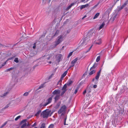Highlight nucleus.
Segmentation results:
<instances>
[{"instance_id": "nucleus-3", "label": "nucleus", "mask_w": 128, "mask_h": 128, "mask_svg": "<svg viewBox=\"0 0 128 128\" xmlns=\"http://www.w3.org/2000/svg\"><path fill=\"white\" fill-rule=\"evenodd\" d=\"M51 112L50 110H45L41 112V114L43 118H47L49 116Z\"/></svg>"}, {"instance_id": "nucleus-37", "label": "nucleus", "mask_w": 128, "mask_h": 128, "mask_svg": "<svg viewBox=\"0 0 128 128\" xmlns=\"http://www.w3.org/2000/svg\"><path fill=\"white\" fill-rule=\"evenodd\" d=\"M43 107H44V105H43L42 104H40V107L41 108H43Z\"/></svg>"}, {"instance_id": "nucleus-55", "label": "nucleus", "mask_w": 128, "mask_h": 128, "mask_svg": "<svg viewBox=\"0 0 128 128\" xmlns=\"http://www.w3.org/2000/svg\"><path fill=\"white\" fill-rule=\"evenodd\" d=\"M64 125H66V122H65V121H64Z\"/></svg>"}, {"instance_id": "nucleus-42", "label": "nucleus", "mask_w": 128, "mask_h": 128, "mask_svg": "<svg viewBox=\"0 0 128 128\" xmlns=\"http://www.w3.org/2000/svg\"><path fill=\"white\" fill-rule=\"evenodd\" d=\"M62 82V80H60L57 82V85L58 84L60 83H61Z\"/></svg>"}, {"instance_id": "nucleus-22", "label": "nucleus", "mask_w": 128, "mask_h": 128, "mask_svg": "<svg viewBox=\"0 0 128 128\" xmlns=\"http://www.w3.org/2000/svg\"><path fill=\"white\" fill-rule=\"evenodd\" d=\"M104 22H103L102 24L100 26L99 28V30H100V29H102L103 28V27L104 26Z\"/></svg>"}, {"instance_id": "nucleus-28", "label": "nucleus", "mask_w": 128, "mask_h": 128, "mask_svg": "<svg viewBox=\"0 0 128 128\" xmlns=\"http://www.w3.org/2000/svg\"><path fill=\"white\" fill-rule=\"evenodd\" d=\"M126 4H124L122 5L120 8V10L122 9L126 5Z\"/></svg>"}, {"instance_id": "nucleus-15", "label": "nucleus", "mask_w": 128, "mask_h": 128, "mask_svg": "<svg viewBox=\"0 0 128 128\" xmlns=\"http://www.w3.org/2000/svg\"><path fill=\"white\" fill-rule=\"evenodd\" d=\"M78 60V58H76L74 59V60L71 62V64L72 65H74V66L75 63Z\"/></svg>"}, {"instance_id": "nucleus-33", "label": "nucleus", "mask_w": 128, "mask_h": 128, "mask_svg": "<svg viewBox=\"0 0 128 128\" xmlns=\"http://www.w3.org/2000/svg\"><path fill=\"white\" fill-rule=\"evenodd\" d=\"M73 52H72L69 53L68 56V58L70 57V56H71L72 55Z\"/></svg>"}, {"instance_id": "nucleus-54", "label": "nucleus", "mask_w": 128, "mask_h": 128, "mask_svg": "<svg viewBox=\"0 0 128 128\" xmlns=\"http://www.w3.org/2000/svg\"><path fill=\"white\" fill-rule=\"evenodd\" d=\"M52 112H51L50 114V115H49V116H51V115L52 114Z\"/></svg>"}, {"instance_id": "nucleus-51", "label": "nucleus", "mask_w": 128, "mask_h": 128, "mask_svg": "<svg viewBox=\"0 0 128 128\" xmlns=\"http://www.w3.org/2000/svg\"><path fill=\"white\" fill-rule=\"evenodd\" d=\"M87 16L86 15H85L82 18V19H84Z\"/></svg>"}, {"instance_id": "nucleus-13", "label": "nucleus", "mask_w": 128, "mask_h": 128, "mask_svg": "<svg viewBox=\"0 0 128 128\" xmlns=\"http://www.w3.org/2000/svg\"><path fill=\"white\" fill-rule=\"evenodd\" d=\"M59 94L56 95L54 98V101L56 102L59 99Z\"/></svg>"}, {"instance_id": "nucleus-5", "label": "nucleus", "mask_w": 128, "mask_h": 128, "mask_svg": "<svg viewBox=\"0 0 128 128\" xmlns=\"http://www.w3.org/2000/svg\"><path fill=\"white\" fill-rule=\"evenodd\" d=\"M66 107L65 105L62 106L58 110V113L60 114L62 112H64L66 109Z\"/></svg>"}, {"instance_id": "nucleus-8", "label": "nucleus", "mask_w": 128, "mask_h": 128, "mask_svg": "<svg viewBox=\"0 0 128 128\" xmlns=\"http://www.w3.org/2000/svg\"><path fill=\"white\" fill-rule=\"evenodd\" d=\"M62 57V55L61 54H59L57 55L56 57V60L58 62H59L60 60V59Z\"/></svg>"}, {"instance_id": "nucleus-32", "label": "nucleus", "mask_w": 128, "mask_h": 128, "mask_svg": "<svg viewBox=\"0 0 128 128\" xmlns=\"http://www.w3.org/2000/svg\"><path fill=\"white\" fill-rule=\"evenodd\" d=\"M8 93V92H6V93H4L3 95V96H1L2 97H4V96H6Z\"/></svg>"}, {"instance_id": "nucleus-47", "label": "nucleus", "mask_w": 128, "mask_h": 128, "mask_svg": "<svg viewBox=\"0 0 128 128\" xmlns=\"http://www.w3.org/2000/svg\"><path fill=\"white\" fill-rule=\"evenodd\" d=\"M86 90H85L83 92V94L84 95L86 93Z\"/></svg>"}, {"instance_id": "nucleus-59", "label": "nucleus", "mask_w": 128, "mask_h": 128, "mask_svg": "<svg viewBox=\"0 0 128 128\" xmlns=\"http://www.w3.org/2000/svg\"><path fill=\"white\" fill-rule=\"evenodd\" d=\"M86 0H82V2H84V1H85Z\"/></svg>"}, {"instance_id": "nucleus-14", "label": "nucleus", "mask_w": 128, "mask_h": 128, "mask_svg": "<svg viewBox=\"0 0 128 128\" xmlns=\"http://www.w3.org/2000/svg\"><path fill=\"white\" fill-rule=\"evenodd\" d=\"M112 9L111 8H110L107 10L105 11V13L106 14H109L110 12Z\"/></svg>"}, {"instance_id": "nucleus-23", "label": "nucleus", "mask_w": 128, "mask_h": 128, "mask_svg": "<svg viewBox=\"0 0 128 128\" xmlns=\"http://www.w3.org/2000/svg\"><path fill=\"white\" fill-rule=\"evenodd\" d=\"M41 112V110H39L36 113V114L35 115V116H38L40 114V113Z\"/></svg>"}, {"instance_id": "nucleus-10", "label": "nucleus", "mask_w": 128, "mask_h": 128, "mask_svg": "<svg viewBox=\"0 0 128 128\" xmlns=\"http://www.w3.org/2000/svg\"><path fill=\"white\" fill-rule=\"evenodd\" d=\"M102 43V40L100 38L94 41V43L96 44L99 45Z\"/></svg>"}, {"instance_id": "nucleus-57", "label": "nucleus", "mask_w": 128, "mask_h": 128, "mask_svg": "<svg viewBox=\"0 0 128 128\" xmlns=\"http://www.w3.org/2000/svg\"><path fill=\"white\" fill-rule=\"evenodd\" d=\"M64 46H63L62 48V50H63L64 48Z\"/></svg>"}, {"instance_id": "nucleus-38", "label": "nucleus", "mask_w": 128, "mask_h": 128, "mask_svg": "<svg viewBox=\"0 0 128 128\" xmlns=\"http://www.w3.org/2000/svg\"><path fill=\"white\" fill-rule=\"evenodd\" d=\"M92 45L90 47V48H89V49H88V50L86 51V53H87L92 48Z\"/></svg>"}, {"instance_id": "nucleus-17", "label": "nucleus", "mask_w": 128, "mask_h": 128, "mask_svg": "<svg viewBox=\"0 0 128 128\" xmlns=\"http://www.w3.org/2000/svg\"><path fill=\"white\" fill-rule=\"evenodd\" d=\"M90 70L91 71H90L89 73V75H92V74L96 72V70H93V69H92V70Z\"/></svg>"}, {"instance_id": "nucleus-61", "label": "nucleus", "mask_w": 128, "mask_h": 128, "mask_svg": "<svg viewBox=\"0 0 128 128\" xmlns=\"http://www.w3.org/2000/svg\"><path fill=\"white\" fill-rule=\"evenodd\" d=\"M50 58V57H49V58H48V59H49Z\"/></svg>"}, {"instance_id": "nucleus-34", "label": "nucleus", "mask_w": 128, "mask_h": 128, "mask_svg": "<svg viewBox=\"0 0 128 128\" xmlns=\"http://www.w3.org/2000/svg\"><path fill=\"white\" fill-rule=\"evenodd\" d=\"M100 2H98L96 4L93 6V8H96L99 4Z\"/></svg>"}, {"instance_id": "nucleus-44", "label": "nucleus", "mask_w": 128, "mask_h": 128, "mask_svg": "<svg viewBox=\"0 0 128 128\" xmlns=\"http://www.w3.org/2000/svg\"><path fill=\"white\" fill-rule=\"evenodd\" d=\"M36 122H35L33 124L32 126V127H34L36 125Z\"/></svg>"}, {"instance_id": "nucleus-48", "label": "nucleus", "mask_w": 128, "mask_h": 128, "mask_svg": "<svg viewBox=\"0 0 128 128\" xmlns=\"http://www.w3.org/2000/svg\"><path fill=\"white\" fill-rule=\"evenodd\" d=\"M9 104H7L6 106L5 107H4V108H8L9 106Z\"/></svg>"}, {"instance_id": "nucleus-35", "label": "nucleus", "mask_w": 128, "mask_h": 128, "mask_svg": "<svg viewBox=\"0 0 128 128\" xmlns=\"http://www.w3.org/2000/svg\"><path fill=\"white\" fill-rule=\"evenodd\" d=\"M20 117L21 116H18L15 119V120L16 121L18 120L19 118H20Z\"/></svg>"}, {"instance_id": "nucleus-41", "label": "nucleus", "mask_w": 128, "mask_h": 128, "mask_svg": "<svg viewBox=\"0 0 128 128\" xmlns=\"http://www.w3.org/2000/svg\"><path fill=\"white\" fill-rule=\"evenodd\" d=\"M66 91L65 90L64 91H63L60 94V95L61 96H62L63 94L65 93Z\"/></svg>"}, {"instance_id": "nucleus-52", "label": "nucleus", "mask_w": 128, "mask_h": 128, "mask_svg": "<svg viewBox=\"0 0 128 128\" xmlns=\"http://www.w3.org/2000/svg\"><path fill=\"white\" fill-rule=\"evenodd\" d=\"M4 46L2 44H0V47H1L2 46Z\"/></svg>"}, {"instance_id": "nucleus-39", "label": "nucleus", "mask_w": 128, "mask_h": 128, "mask_svg": "<svg viewBox=\"0 0 128 128\" xmlns=\"http://www.w3.org/2000/svg\"><path fill=\"white\" fill-rule=\"evenodd\" d=\"M14 61L16 63H18V58H16L14 59Z\"/></svg>"}, {"instance_id": "nucleus-63", "label": "nucleus", "mask_w": 128, "mask_h": 128, "mask_svg": "<svg viewBox=\"0 0 128 128\" xmlns=\"http://www.w3.org/2000/svg\"><path fill=\"white\" fill-rule=\"evenodd\" d=\"M6 122L5 123H4V124H6Z\"/></svg>"}, {"instance_id": "nucleus-19", "label": "nucleus", "mask_w": 128, "mask_h": 128, "mask_svg": "<svg viewBox=\"0 0 128 128\" xmlns=\"http://www.w3.org/2000/svg\"><path fill=\"white\" fill-rule=\"evenodd\" d=\"M100 13L99 12H97V13L95 15L94 17L93 18V19H94L96 18H98V16L99 15H100Z\"/></svg>"}, {"instance_id": "nucleus-2", "label": "nucleus", "mask_w": 128, "mask_h": 128, "mask_svg": "<svg viewBox=\"0 0 128 128\" xmlns=\"http://www.w3.org/2000/svg\"><path fill=\"white\" fill-rule=\"evenodd\" d=\"M101 71V69H100L97 72V74L95 77V78L93 79L92 82H93L94 84H96L98 83V79L100 76V74Z\"/></svg>"}, {"instance_id": "nucleus-29", "label": "nucleus", "mask_w": 128, "mask_h": 128, "mask_svg": "<svg viewBox=\"0 0 128 128\" xmlns=\"http://www.w3.org/2000/svg\"><path fill=\"white\" fill-rule=\"evenodd\" d=\"M28 94L29 92H26L24 94L23 96H28Z\"/></svg>"}, {"instance_id": "nucleus-11", "label": "nucleus", "mask_w": 128, "mask_h": 128, "mask_svg": "<svg viewBox=\"0 0 128 128\" xmlns=\"http://www.w3.org/2000/svg\"><path fill=\"white\" fill-rule=\"evenodd\" d=\"M89 6V5L88 4H86L84 5H82L80 7V9L82 10L83 8H87L88 6Z\"/></svg>"}, {"instance_id": "nucleus-49", "label": "nucleus", "mask_w": 128, "mask_h": 128, "mask_svg": "<svg viewBox=\"0 0 128 128\" xmlns=\"http://www.w3.org/2000/svg\"><path fill=\"white\" fill-rule=\"evenodd\" d=\"M70 30H67V33H69L70 32Z\"/></svg>"}, {"instance_id": "nucleus-53", "label": "nucleus", "mask_w": 128, "mask_h": 128, "mask_svg": "<svg viewBox=\"0 0 128 128\" xmlns=\"http://www.w3.org/2000/svg\"><path fill=\"white\" fill-rule=\"evenodd\" d=\"M5 125H6V124H3V125L2 126V127H3L4 126H5Z\"/></svg>"}, {"instance_id": "nucleus-4", "label": "nucleus", "mask_w": 128, "mask_h": 128, "mask_svg": "<svg viewBox=\"0 0 128 128\" xmlns=\"http://www.w3.org/2000/svg\"><path fill=\"white\" fill-rule=\"evenodd\" d=\"M62 35H60L58 37V39L56 40L54 42V46H55L61 42L62 41Z\"/></svg>"}, {"instance_id": "nucleus-64", "label": "nucleus", "mask_w": 128, "mask_h": 128, "mask_svg": "<svg viewBox=\"0 0 128 128\" xmlns=\"http://www.w3.org/2000/svg\"><path fill=\"white\" fill-rule=\"evenodd\" d=\"M88 1V0H87L86 2H87V1Z\"/></svg>"}, {"instance_id": "nucleus-27", "label": "nucleus", "mask_w": 128, "mask_h": 128, "mask_svg": "<svg viewBox=\"0 0 128 128\" xmlns=\"http://www.w3.org/2000/svg\"><path fill=\"white\" fill-rule=\"evenodd\" d=\"M48 128H54V125L53 124H50L48 126Z\"/></svg>"}, {"instance_id": "nucleus-62", "label": "nucleus", "mask_w": 128, "mask_h": 128, "mask_svg": "<svg viewBox=\"0 0 128 128\" xmlns=\"http://www.w3.org/2000/svg\"><path fill=\"white\" fill-rule=\"evenodd\" d=\"M84 74L82 76V77H83V76H84Z\"/></svg>"}, {"instance_id": "nucleus-9", "label": "nucleus", "mask_w": 128, "mask_h": 128, "mask_svg": "<svg viewBox=\"0 0 128 128\" xmlns=\"http://www.w3.org/2000/svg\"><path fill=\"white\" fill-rule=\"evenodd\" d=\"M60 93V91L58 90H55L52 92V94L54 95H58Z\"/></svg>"}, {"instance_id": "nucleus-7", "label": "nucleus", "mask_w": 128, "mask_h": 128, "mask_svg": "<svg viewBox=\"0 0 128 128\" xmlns=\"http://www.w3.org/2000/svg\"><path fill=\"white\" fill-rule=\"evenodd\" d=\"M26 121L27 120L26 119L23 120L21 121L20 124H22L20 127L21 128H23L26 126L27 123L26 122Z\"/></svg>"}, {"instance_id": "nucleus-40", "label": "nucleus", "mask_w": 128, "mask_h": 128, "mask_svg": "<svg viewBox=\"0 0 128 128\" xmlns=\"http://www.w3.org/2000/svg\"><path fill=\"white\" fill-rule=\"evenodd\" d=\"M74 66V65L71 64L70 67L68 68V69H67V71L68 70L70 69L72 67H73Z\"/></svg>"}, {"instance_id": "nucleus-24", "label": "nucleus", "mask_w": 128, "mask_h": 128, "mask_svg": "<svg viewBox=\"0 0 128 128\" xmlns=\"http://www.w3.org/2000/svg\"><path fill=\"white\" fill-rule=\"evenodd\" d=\"M44 84H41L40 86L39 87L38 89H40L44 88Z\"/></svg>"}, {"instance_id": "nucleus-1", "label": "nucleus", "mask_w": 128, "mask_h": 128, "mask_svg": "<svg viewBox=\"0 0 128 128\" xmlns=\"http://www.w3.org/2000/svg\"><path fill=\"white\" fill-rule=\"evenodd\" d=\"M92 33L91 32H88L87 34L88 36L85 37L82 40V42L80 45V46L81 47L84 46L85 45H86L90 40L89 38L90 37L89 36L92 35Z\"/></svg>"}, {"instance_id": "nucleus-6", "label": "nucleus", "mask_w": 128, "mask_h": 128, "mask_svg": "<svg viewBox=\"0 0 128 128\" xmlns=\"http://www.w3.org/2000/svg\"><path fill=\"white\" fill-rule=\"evenodd\" d=\"M54 96L53 95H52L51 97L48 98L46 100V102L45 104H44V106H45L46 105L50 103L52 101V97Z\"/></svg>"}, {"instance_id": "nucleus-60", "label": "nucleus", "mask_w": 128, "mask_h": 128, "mask_svg": "<svg viewBox=\"0 0 128 128\" xmlns=\"http://www.w3.org/2000/svg\"><path fill=\"white\" fill-rule=\"evenodd\" d=\"M66 118H65L64 119V121H65V122H66Z\"/></svg>"}, {"instance_id": "nucleus-21", "label": "nucleus", "mask_w": 128, "mask_h": 128, "mask_svg": "<svg viewBox=\"0 0 128 128\" xmlns=\"http://www.w3.org/2000/svg\"><path fill=\"white\" fill-rule=\"evenodd\" d=\"M97 66V64H94L93 66L90 68V70H92L96 68Z\"/></svg>"}, {"instance_id": "nucleus-12", "label": "nucleus", "mask_w": 128, "mask_h": 128, "mask_svg": "<svg viewBox=\"0 0 128 128\" xmlns=\"http://www.w3.org/2000/svg\"><path fill=\"white\" fill-rule=\"evenodd\" d=\"M68 73V71L66 70V71L62 75L61 78V79H62L66 76Z\"/></svg>"}, {"instance_id": "nucleus-18", "label": "nucleus", "mask_w": 128, "mask_h": 128, "mask_svg": "<svg viewBox=\"0 0 128 128\" xmlns=\"http://www.w3.org/2000/svg\"><path fill=\"white\" fill-rule=\"evenodd\" d=\"M74 3H72L70 5L68 6V7L66 9V10H69L72 6H73L74 5Z\"/></svg>"}, {"instance_id": "nucleus-20", "label": "nucleus", "mask_w": 128, "mask_h": 128, "mask_svg": "<svg viewBox=\"0 0 128 128\" xmlns=\"http://www.w3.org/2000/svg\"><path fill=\"white\" fill-rule=\"evenodd\" d=\"M72 83V81L71 80H70L68 81V82H67V83L66 84L67 86H69Z\"/></svg>"}, {"instance_id": "nucleus-26", "label": "nucleus", "mask_w": 128, "mask_h": 128, "mask_svg": "<svg viewBox=\"0 0 128 128\" xmlns=\"http://www.w3.org/2000/svg\"><path fill=\"white\" fill-rule=\"evenodd\" d=\"M45 128V124L43 123L41 124L40 128Z\"/></svg>"}, {"instance_id": "nucleus-30", "label": "nucleus", "mask_w": 128, "mask_h": 128, "mask_svg": "<svg viewBox=\"0 0 128 128\" xmlns=\"http://www.w3.org/2000/svg\"><path fill=\"white\" fill-rule=\"evenodd\" d=\"M100 56H98L96 60V62H98L100 60Z\"/></svg>"}, {"instance_id": "nucleus-31", "label": "nucleus", "mask_w": 128, "mask_h": 128, "mask_svg": "<svg viewBox=\"0 0 128 128\" xmlns=\"http://www.w3.org/2000/svg\"><path fill=\"white\" fill-rule=\"evenodd\" d=\"M14 68H9L7 69V70H6L7 72L9 71L10 70H12Z\"/></svg>"}, {"instance_id": "nucleus-36", "label": "nucleus", "mask_w": 128, "mask_h": 128, "mask_svg": "<svg viewBox=\"0 0 128 128\" xmlns=\"http://www.w3.org/2000/svg\"><path fill=\"white\" fill-rule=\"evenodd\" d=\"M36 42H35L34 44V46H33L32 48L34 49L36 48Z\"/></svg>"}, {"instance_id": "nucleus-46", "label": "nucleus", "mask_w": 128, "mask_h": 128, "mask_svg": "<svg viewBox=\"0 0 128 128\" xmlns=\"http://www.w3.org/2000/svg\"><path fill=\"white\" fill-rule=\"evenodd\" d=\"M93 88H96L97 87V85H94L93 86Z\"/></svg>"}, {"instance_id": "nucleus-25", "label": "nucleus", "mask_w": 128, "mask_h": 128, "mask_svg": "<svg viewBox=\"0 0 128 128\" xmlns=\"http://www.w3.org/2000/svg\"><path fill=\"white\" fill-rule=\"evenodd\" d=\"M59 30H57L56 32L54 34V36H55L56 35H57L59 33Z\"/></svg>"}, {"instance_id": "nucleus-56", "label": "nucleus", "mask_w": 128, "mask_h": 128, "mask_svg": "<svg viewBox=\"0 0 128 128\" xmlns=\"http://www.w3.org/2000/svg\"><path fill=\"white\" fill-rule=\"evenodd\" d=\"M6 64V62H5V63L4 64L2 65V66H3Z\"/></svg>"}, {"instance_id": "nucleus-58", "label": "nucleus", "mask_w": 128, "mask_h": 128, "mask_svg": "<svg viewBox=\"0 0 128 128\" xmlns=\"http://www.w3.org/2000/svg\"><path fill=\"white\" fill-rule=\"evenodd\" d=\"M48 63H49V64H50L52 62H51V61H50V62H48Z\"/></svg>"}, {"instance_id": "nucleus-50", "label": "nucleus", "mask_w": 128, "mask_h": 128, "mask_svg": "<svg viewBox=\"0 0 128 128\" xmlns=\"http://www.w3.org/2000/svg\"><path fill=\"white\" fill-rule=\"evenodd\" d=\"M84 83V81H82L80 83V84H83Z\"/></svg>"}, {"instance_id": "nucleus-43", "label": "nucleus", "mask_w": 128, "mask_h": 128, "mask_svg": "<svg viewBox=\"0 0 128 128\" xmlns=\"http://www.w3.org/2000/svg\"><path fill=\"white\" fill-rule=\"evenodd\" d=\"M14 58V56H13V57H11L10 58H8V60H12V59H13Z\"/></svg>"}, {"instance_id": "nucleus-45", "label": "nucleus", "mask_w": 128, "mask_h": 128, "mask_svg": "<svg viewBox=\"0 0 128 128\" xmlns=\"http://www.w3.org/2000/svg\"><path fill=\"white\" fill-rule=\"evenodd\" d=\"M78 90L77 89H76L75 90V91L74 92V93L75 94H76L77 93Z\"/></svg>"}, {"instance_id": "nucleus-16", "label": "nucleus", "mask_w": 128, "mask_h": 128, "mask_svg": "<svg viewBox=\"0 0 128 128\" xmlns=\"http://www.w3.org/2000/svg\"><path fill=\"white\" fill-rule=\"evenodd\" d=\"M67 86V85L66 84H64L62 88V90L63 91L65 90L66 92V90Z\"/></svg>"}]
</instances>
